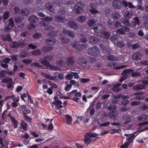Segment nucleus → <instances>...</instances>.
Returning a JSON list of instances; mask_svg holds the SVG:
<instances>
[{
	"label": "nucleus",
	"instance_id": "60",
	"mask_svg": "<svg viewBox=\"0 0 148 148\" xmlns=\"http://www.w3.org/2000/svg\"><path fill=\"white\" fill-rule=\"evenodd\" d=\"M114 26L116 28H118L121 26V24L119 21H116L114 23Z\"/></svg>",
	"mask_w": 148,
	"mask_h": 148
},
{
	"label": "nucleus",
	"instance_id": "24",
	"mask_svg": "<svg viewBox=\"0 0 148 148\" xmlns=\"http://www.w3.org/2000/svg\"><path fill=\"white\" fill-rule=\"evenodd\" d=\"M10 118L11 120V122L13 125L14 128H16L17 127V124L18 123L17 121L14 116H10Z\"/></svg>",
	"mask_w": 148,
	"mask_h": 148
},
{
	"label": "nucleus",
	"instance_id": "34",
	"mask_svg": "<svg viewBox=\"0 0 148 148\" xmlns=\"http://www.w3.org/2000/svg\"><path fill=\"white\" fill-rule=\"evenodd\" d=\"M86 19V17L83 16H80L77 18V20L79 22H84Z\"/></svg>",
	"mask_w": 148,
	"mask_h": 148
},
{
	"label": "nucleus",
	"instance_id": "6",
	"mask_svg": "<svg viewBox=\"0 0 148 148\" xmlns=\"http://www.w3.org/2000/svg\"><path fill=\"white\" fill-rule=\"evenodd\" d=\"M42 21L40 22V25L41 27H44L45 25H49V21H51L53 20V18L51 16H47L42 18Z\"/></svg>",
	"mask_w": 148,
	"mask_h": 148
},
{
	"label": "nucleus",
	"instance_id": "63",
	"mask_svg": "<svg viewBox=\"0 0 148 148\" xmlns=\"http://www.w3.org/2000/svg\"><path fill=\"white\" fill-rule=\"evenodd\" d=\"M90 12L92 14H95L97 13L98 11L96 10V8L94 9H90Z\"/></svg>",
	"mask_w": 148,
	"mask_h": 148
},
{
	"label": "nucleus",
	"instance_id": "47",
	"mask_svg": "<svg viewBox=\"0 0 148 148\" xmlns=\"http://www.w3.org/2000/svg\"><path fill=\"white\" fill-rule=\"evenodd\" d=\"M9 12H5L3 15V17L4 20H5L8 18L9 17Z\"/></svg>",
	"mask_w": 148,
	"mask_h": 148
},
{
	"label": "nucleus",
	"instance_id": "21",
	"mask_svg": "<svg viewBox=\"0 0 148 148\" xmlns=\"http://www.w3.org/2000/svg\"><path fill=\"white\" fill-rule=\"evenodd\" d=\"M139 20L138 18L137 17H135L134 18V20L131 22L130 25L132 27H134L136 25V24H139Z\"/></svg>",
	"mask_w": 148,
	"mask_h": 148
},
{
	"label": "nucleus",
	"instance_id": "50",
	"mask_svg": "<svg viewBox=\"0 0 148 148\" xmlns=\"http://www.w3.org/2000/svg\"><path fill=\"white\" fill-rule=\"evenodd\" d=\"M32 36L34 38L39 39L41 37V35L40 33H35L33 34Z\"/></svg>",
	"mask_w": 148,
	"mask_h": 148
},
{
	"label": "nucleus",
	"instance_id": "27",
	"mask_svg": "<svg viewBox=\"0 0 148 148\" xmlns=\"http://www.w3.org/2000/svg\"><path fill=\"white\" fill-rule=\"evenodd\" d=\"M103 27L101 25L99 24L97 26H94L93 27L92 29L96 32H99L102 29Z\"/></svg>",
	"mask_w": 148,
	"mask_h": 148
},
{
	"label": "nucleus",
	"instance_id": "37",
	"mask_svg": "<svg viewBox=\"0 0 148 148\" xmlns=\"http://www.w3.org/2000/svg\"><path fill=\"white\" fill-rule=\"evenodd\" d=\"M61 42L65 44H67L70 42L69 39L66 37H62L61 38Z\"/></svg>",
	"mask_w": 148,
	"mask_h": 148
},
{
	"label": "nucleus",
	"instance_id": "48",
	"mask_svg": "<svg viewBox=\"0 0 148 148\" xmlns=\"http://www.w3.org/2000/svg\"><path fill=\"white\" fill-rule=\"evenodd\" d=\"M48 35L50 36L55 37L57 35V33L54 30H52L49 32Z\"/></svg>",
	"mask_w": 148,
	"mask_h": 148
},
{
	"label": "nucleus",
	"instance_id": "22",
	"mask_svg": "<svg viewBox=\"0 0 148 148\" xmlns=\"http://www.w3.org/2000/svg\"><path fill=\"white\" fill-rule=\"evenodd\" d=\"M101 36L104 38L108 39V38L110 36V33L106 31H103L101 32Z\"/></svg>",
	"mask_w": 148,
	"mask_h": 148
},
{
	"label": "nucleus",
	"instance_id": "18",
	"mask_svg": "<svg viewBox=\"0 0 148 148\" xmlns=\"http://www.w3.org/2000/svg\"><path fill=\"white\" fill-rule=\"evenodd\" d=\"M142 57V55L139 53H134L132 57V58L134 60H140Z\"/></svg>",
	"mask_w": 148,
	"mask_h": 148
},
{
	"label": "nucleus",
	"instance_id": "35",
	"mask_svg": "<svg viewBox=\"0 0 148 148\" xmlns=\"http://www.w3.org/2000/svg\"><path fill=\"white\" fill-rule=\"evenodd\" d=\"M96 21L93 19H90L88 21V25L90 27L95 25Z\"/></svg>",
	"mask_w": 148,
	"mask_h": 148
},
{
	"label": "nucleus",
	"instance_id": "51",
	"mask_svg": "<svg viewBox=\"0 0 148 148\" xmlns=\"http://www.w3.org/2000/svg\"><path fill=\"white\" fill-rule=\"evenodd\" d=\"M77 62L79 64L82 65L83 63H84V58L82 57L79 58L77 59Z\"/></svg>",
	"mask_w": 148,
	"mask_h": 148
},
{
	"label": "nucleus",
	"instance_id": "49",
	"mask_svg": "<svg viewBox=\"0 0 148 148\" xmlns=\"http://www.w3.org/2000/svg\"><path fill=\"white\" fill-rule=\"evenodd\" d=\"M25 120L27 123H29L32 120L31 118L27 115H23Z\"/></svg>",
	"mask_w": 148,
	"mask_h": 148
},
{
	"label": "nucleus",
	"instance_id": "44",
	"mask_svg": "<svg viewBox=\"0 0 148 148\" xmlns=\"http://www.w3.org/2000/svg\"><path fill=\"white\" fill-rule=\"evenodd\" d=\"M12 79L10 77H8L5 79H3L2 80L1 82L5 83H8L9 82H12Z\"/></svg>",
	"mask_w": 148,
	"mask_h": 148
},
{
	"label": "nucleus",
	"instance_id": "56",
	"mask_svg": "<svg viewBox=\"0 0 148 148\" xmlns=\"http://www.w3.org/2000/svg\"><path fill=\"white\" fill-rule=\"evenodd\" d=\"M73 77V75L72 72L70 74H68L66 75L65 77V79L68 80H70Z\"/></svg>",
	"mask_w": 148,
	"mask_h": 148
},
{
	"label": "nucleus",
	"instance_id": "2",
	"mask_svg": "<svg viewBox=\"0 0 148 148\" xmlns=\"http://www.w3.org/2000/svg\"><path fill=\"white\" fill-rule=\"evenodd\" d=\"M116 106L114 105H110L107 108V109L110 111L108 113V116L110 118L116 117L118 114L117 111L116 109Z\"/></svg>",
	"mask_w": 148,
	"mask_h": 148
},
{
	"label": "nucleus",
	"instance_id": "42",
	"mask_svg": "<svg viewBox=\"0 0 148 148\" xmlns=\"http://www.w3.org/2000/svg\"><path fill=\"white\" fill-rule=\"evenodd\" d=\"M66 123L68 124H71L72 120V119L71 116L67 114L66 116Z\"/></svg>",
	"mask_w": 148,
	"mask_h": 148
},
{
	"label": "nucleus",
	"instance_id": "15",
	"mask_svg": "<svg viewBox=\"0 0 148 148\" xmlns=\"http://www.w3.org/2000/svg\"><path fill=\"white\" fill-rule=\"evenodd\" d=\"M53 3L50 2L46 3L45 5L46 9L49 11L53 12L54 11V8L53 6Z\"/></svg>",
	"mask_w": 148,
	"mask_h": 148
},
{
	"label": "nucleus",
	"instance_id": "20",
	"mask_svg": "<svg viewBox=\"0 0 148 148\" xmlns=\"http://www.w3.org/2000/svg\"><path fill=\"white\" fill-rule=\"evenodd\" d=\"M53 48V47L51 46H45L42 47L41 50L44 52L46 53L49 52Z\"/></svg>",
	"mask_w": 148,
	"mask_h": 148
},
{
	"label": "nucleus",
	"instance_id": "3",
	"mask_svg": "<svg viewBox=\"0 0 148 148\" xmlns=\"http://www.w3.org/2000/svg\"><path fill=\"white\" fill-rule=\"evenodd\" d=\"M53 59L51 56L47 55L42 58H40L39 61L44 66L50 67L51 65L49 62L51 61Z\"/></svg>",
	"mask_w": 148,
	"mask_h": 148
},
{
	"label": "nucleus",
	"instance_id": "28",
	"mask_svg": "<svg viewBox=\"0 0 148 148\" xmlns=\"http://www.w3.org/2000/svg\"><path fill=\"white\" fill-rule=\"evenodd\" d=\"M145 85L144 84L137 85L134 86L133 87V89L135 90H140L143 89L145 88Z\"/></svg>",
	"mask_w": 148,
	"mask_h": 148
},
{
	"label": "nucleus",
	"instance_id": "30",
	"mask_svg": "<svg viewBox=\"0 0 148 148\" xmlns=\"http://www.w3.org/2000/svg\"><path fill=\"white\" fill-rule=\"evenodd\" d=\"M10 46L11 47L13 48L18 47V42L16 41H12L10 44Z\"/></svg>",
	"mask_w": 148,
	"mask_h": 148
},
{
	"label": "nucleus",
	"instance_id": "25",
	"mask_svg": "<svg viewBox=\"0 0 148 148\" xmlns=\"http://www.w3.org/2000/svg\"><path fill=\"white\" fill-rule=\"evenodd\" d=\"M64 18L61 15L56 16L55 17V20L57 22L63 23L64 22Z\"/></svg>",
	"mask_w": 148,
	"mask_h": 148
},
{
	"label": "nucleus",
	"instance_id": "10",
	"mask_svg": "<svg viewBox=\"0 0 148 148\" xmlns=\"http://www.w3.org/2000/svg\"><path fill=\"white\" fill-rule=\"evenodd\" d=\"M21 107L23 115H27V114L31 113V110L27 108L26 105L21 106Z\"/></svg>",
	"mask_w": 148,
	"mask_h": 148
},
{
	"label": "nucleus",
	"instance_id": "39",
	"mask_svg": "<svg viewBox=\"0 0 148 148\" xmlns=\"http://www.w3.org/2000/svg\"><path fill=\"white\" fill-rule=\"evenodd\" d=\"M8 20L9 23L8 26L12 28L14 26V22L13 19L12 18H11L9 19Z\"/></svg>",
	"mask_w": 148,
	"mask_h": 148
},
{
	"label": "nucleus",
	"instance_id": "19",
	"mask_svg": "<svg viewBox=\"0 0 148 148\" xmlns=\"http://www.w3.org/2000/svg\"><path fill=\"white\" fill-rule=\"evenodd\" d=\"M28 20L31 23H36L38 18L35 15H31L29 16Z\"/></svg>",
	"mask_w": 148,
	"mask_h": 148
},
{
	"label": "nucleus",
	"instance_id": "38",
	"mask_svg": "<svg viewBox=\"0 0 148 148\" xmlns=\"http://www.w3.org/2000/svg\"><path fill=\"white\" fill-rule=\"evenodd\" d=\"M23 19L20 16H17L15 17L14 21L16 24L20 23L23 21Z\"/></svg>",
	"mask_w": 148,
	"mask_h": 148
},
{
	"label": "nucleus",
	"instance_id": "64",
	"mask_svg": "<svg viewBox=\"0 0 148 148\" xmlns=\"http://www.w3.org/2000/svg\"><path fill=\"white\" fill-rule=\"evenodd\" d=\"M32 62V60L29 59H25L23 61V62L26 64H30Z\"/></svg>",
	"mask_w": 148,
	"mask_h": 148
},
{
	"label": "nucleus",
	"instance_id": "62",
	"mask_svg": "<svg viewBox=\"0 0 148 148\" xmlns=\"http://www.w3.org/2000/svg\"><path fill=\"white\" fill-rule=\"evenodd\" d=\"M78 43V42H77V41L73 42L71 45V46L72 48L76 49Z\"/></svg>",
	"mask_w": 148,
	"mask_h": 148
},
{
	"label": "nucleus",
	"instance_id": "40",
	"mask_svg": "<svg viewBox=\"0 0 148 148\" xmlns=\"http://www.w3.org/2000/svg\"><path fill=\"white\" fill-rule=\"evenodd\" d=\"M147 118V116L146 114H142L139 116L138 117V119L140 121H141L145 120Z\"/></svg>",
	"mask_w": 148,
	"mask_h": 148
},
{
	"label": "nucleus",
	"instance_id": "29",
	"mask_svg": "<svg viewBox=\"0 0 148 148\" xmlns=\"http://www.w3.org/2000/svg\"><path fill=\"white\" fill-rule=\"evenodd\" d=\"M18 47L22 48L24 47L25 46L26 43L25 41L23 40H19L18 42Z\"/></svg>",
	"mask_w": 148,
	"mask_h": 148
},
{
	"label": "nucleus",
	"instance_id": "32",
	"mask_svg": "<svg viewBox=\"0 0 148 148\" xmlns=\"http://www.w3.org/2000/svg\"><path fill=\"white\" fill-rule=\"evenodd\" d=\"M85 48V45L84 44H79L78 43L76 48V49L77 51H81L83 49H84Z\"/></svg>",
	"mask_w": 148,
	"mask_h": 148
},
{
	"label": "nucleus",
	"instance_id": "61",
	"mask_svg": "<svg viewBox=\"0 0 148 148\" xmlns=\"http://www.w3.org/2000/svg\"><path fill=\"white\" fill-rule=\"evenodd\" d=\"M117 45L118 47L122 48L125 45L122 41H119L117 42Z\"/></svg>",
	"mask_w": 148,
	"mask_h": 148
},
{
	"label": "nucleus",
	"instance_id": "59",
	"mask_svg": "<svg viewBox=\"0 0 148 148\" xmlns=\"http://www.w3.org/2000/svg\"><path fill=\"white\" fill-rule=\"evenodd\" d=\"M123 24L127 26H130V22L127 19H124L123 21Z\"/></svg>",
	"mask_w": 148,
	"mask_h": 148
},
{
	"label": "nucleus",
	"instance_id": "53",
	"mask_svg": "<svg viewBox=\"0 0 148 148\" xmlns=\"http://www.w3.org/2000/svg\"><path fill=\"white\" fill-rule=\"evenodd\" d=\"M107 59L110 61H114L116 60V58L113 55H110L108 57Z\"/></svg>",
	"mask_w": 148,
	"mask_h": 148
},
{
	"label": "nucleus",
	"instance_id": "13",
	"mask_svg": "<svg viewBox=\"0 0 148 148\" xmlns=\"http://www.w3.org/2000/svg\"><path fill=\"white\" fill-rule=\"evenodd\" d=\"M1 39L4 41H6L8 40V41H10L12 40L11 38L10 34H8L5 36L4 34H2L0 35Z\"/></svg>",
	"mask_w": 148,
	"mask_h": 148
},
{
	"label": "nucleus",
	"instance_id": "58",
	"mask_svg": "<svg viewBox=\"0 0 148 148\" xmlns=\"http://www.w3.org/2000/svg\"><path fill=\"white\" fill-rule=\"evenodd\" d=\"M80 82L83 83H86L90 81V79L88 78H82L80 79Z\"/></svg>",
	"mask_w": 148,
	"mask_h": 148
},
{
	"label": "nucleus",
	"instance_id": "5",
	"mask_svg": "<svg viewBox=\"0 0 148 148\" xmlns=\"http://www.w3.org/2000/svg\"><path fill=\"white\" fill-rule=\"evenodd\" d=\"M82 3L79 2L76 3L73 7V11L76 14H79L82 12L83 9Z\"/></svg>",
	"mask_w": 148,
	"mask_h": 148
},
{
	"label": "nucleus",
	"instance_id": "16",
	"mask_svg": "<svg viewBox=\"0 0 148 148\" xmlns=\"http://www.w3.org/2000/svg\"><path fill=\"white\" fill-rule=\"evenodd\" d=\"M124 135L126 136H128V137L127 138V141L123 145H122L121 147V148H127L129 145H130V136H129V134H125Z\"/></svg>",
	"mask_w": 148,
	"mask_h": 148
},
{
	"label": "nucleus",
	"instance_id": "45",
	"mask_svg": "<svg viewBox=\"0 0 148 148\" xmlns=\"http://www.w3.org/2000/svg\"><path fill=\"white\" fill-rule=\"evenodd\" d=\"M112 16L114 18L118 19L120 18V16L119 14L116 12H114L112 13Z\"/></svg>",
	"mask_w": 148,
	"mask_h": 148
},
{
	"label": "nucleus",
	"instance_id": "33",
	"mask_svg": "<svg viewBox=\"0 0 148 148\" xmlns=\"http://www.w3.org/2000/svg\"><path fill=\"white\" fill-rule=\"evenodd\" d=\"M45 25V26H44V29L46 31H49L53 30L54 29V28L51 25Z\"/></svg>",
	"mask_w": 148,
	"mask_h": 148
},
{
	"label": "nucleus",
	"instance_id": "14",
	"mask_svg": "<svg viewBox=\"0 0 148 148\" xmlns=\"http://www.w3.org/2000/svg\"><path fill=\"white\" fill-rule=\"evenodd\" d=\"M56 41L55 38H49L45 40V42L47 45H51L54 44L56 42Z\"/></svg>",
	"mask_w": 148,
	"mask_h": 148
},
{
	"label": "nucleus",
	"instance_id": "31",
	"mask_svg": "<svg viewBox=\"0 0 148 148\" xmlns=\"http://www.w3.org/2000/svg\"><path fill=\"white\" fill-rule=\"evenodd\" d=\"M130 73V69H127L124 70L121 73L122 77L126 79L128 77V74Z\"/></svg>",
	"mask_w": 148,
	"mask_h": 148
},
{
	"label": "nucleus",
	"instance_id": "23",
	"mask_svg": "<svg viewBox=\"0 0 148 148\" xmlns=\"http://www.w3.org/2000/svg\"><path fill=\"white\" fill-rule=\"evenodd\" d=\"M29 10L26 9H22L20 10V12H19V13L22 16H27L29 14Z\"/></svg>",
	"mask_w": 148,
	"mask_h": 148
},
{
	"label": "nucleus",
	"instance_id": "46",
	"mask_svg": "<svg viewBox=\"0 0 148 148\" xmlns=\"http://www.w3.org/2000/svg\"><path fill=\"white\" fill-rule=\"evenodd\" d=\"M86 135L90 136L91 138H94L97 136V134L95 133H91L90 132L86 133Z\"/></svg>",
	"mask_w": 148,
	"mask_h": 148
},
{
	"label": "nucleus",
	"instance_id": "55",
	"mask_svg": "<svg viewBox=\"0 0 148 148\" xmlns=\"http://www.w3.org/2000/svg\"><path fill=\"white\" fill-rule=\"evenodd\" d=\"M45 75H43L44 77L49 80H53L54 79L53 77L50 76L49 75L45 73Z\"/></svg>",
	"mask_w": 148,
	"mask_h": 148
},
{
	"label": "nucleus",
	"instance_id": "43",
	"mask_svg": "<svg viewBox=\"0 0 148 148\" xmlns=\"http://www.w3.org/2000/svg\"><path fill=\"white\" fill-rule=\"evenodd\" d=\"M36 23H31L27 25V28L29 29L32 30L36 27Z\"/></svg>",
	"mask_w": 148,
	"mask_h": 148
},
{
	"label": "nucleus",
	"instance_id": "9",
	"mask_svg": "<svg viewBox=\"0 0 148 148\" xmlns=\"http://www.w3.org/2000/svg\"><path fill=\"white\" fill-rule=\"evenodd\" d=\"M123 4L121 2L118 0L114 1L113 2L112 5L115 9H118L122 8Z\"/></svg>",
	"mask_w": 148,
	"mask_h": 148
},
{
	"label": "nucleus",
	"instance_id": "12",
	"mask_svg": "<svg viewBox=\"0 0 148 148\" xmlns=\"http://www.w3.org/2000/svg\"><path fill=\"white\" fill-rule=\"evenodd\" d=\"M66 64L68 66L73 65L75 63V59L73 56L69 57L66 59Z\"/></svg>",
	"mask_w": 148,
	"mask_h": 148
},
{
	"label": "nucleus",
	"instance_id": "17",
	"mask_svg": "<svg viewBox=\"0 0 148 148\" xmlns=\"http://www.w3.org/2000/svg\"><path fill=\"white\" fill-rule=\"evenodd\" d=\"M84 141L85 144L88 145L91 142L92 140L90 136L86 134L84 135Z\"/></svg>",
	"mask_w": 148,
	"mask_h": 148
},
{
	"label": "nucleus",
	"instance_id": "26",
	"mask_svg": "<svg viewBox=\"0 0 148 148\" xmlns=\"http://www.w3.org/2000/svg\"><path fill=\"white\" fill-rule=\"evenodd\" d=\"M121 85V84L119 83L114 85L112 88V90L115 92H119L121 90V89H120L119 88V87Z\"/></svg>",
	"mask_w": 148,
	"mask_h": 148
},
{
	"label": "nucleus",
	"instance_id": "11",
	"mask_svg": "<svg viewBox=\"0 0 148 148\" xmlns=\"http://www.w3.org/2000/svg\"><path fill=\"white\" fill-rule=\"evenodd\" d=\"M68 26L71 29H76L78 28V26L74 20L69 21L68 23Z\"/></svg>",
	"mask_w": 148,
	"mask_h": 148
},
{
	"label": "nucleus",
	"instance_id": "8",
	"mask_svg": "<svg viewBox=\"0 0 148 148\" xmlns=\"http://www.w3.org/2000/svg\"><path fill=\"white\" fill-rule=\"evenodd\" d=\"M62 33L65 35L70 37H73L75 35V34L73 31L68 30L66 29H63L62 31Z\"/></svg>",
	"mask_w": 148,
	"mask_h": 148
},
{
	"label": "nucleus",
	"instance_id": "1",
	"mask_svg": "<svg viewBox=\"0 0 148 148\" xmlns=\"http://www.w3.org/2000/svg\"><path fill=\"white\" fill-rule=\"evenodd\" d=\"M100 39L95 36L90 37L89 38V41L92 43L99 44L100 49L102 51L103 53H105L107 52L108 50L106 49L105 45L104 43V41L102 42L101 43L100 42Z\"/></svg>",
	"mask_w": 148,
	"mask_h": 148
},
{
	"label": "nucleus",
	"instance_id": "52",
	"mask_svg": "<svg viewBox=\"0 0 148 148\" xmlns=\"http://www.w3.org/2000/svg\"><path fill=\"white\" fill-rule=\"evenodd\" d=\"M52 103L56 105H59L62 104V102L60 100H57L53 101Z\"/></svg>",
	"mask_w": 148,
	"mask_h": 148
},
{
	"label": "nucleus",
	"instance_id": "36",
	"mask_svg": "<svg viewBox=\"0 0 148 148\" xmlns=\"http://www.w3.org/2000/svg\"><path fill=\"white\" fill-rule=\"evenodd\" d=\"M41 53V51L40 50L36 49L33 51L32 52V54L33 56H36L40 55Z\"/></svg>",
	"mask_w": 148,
	"mask_h": 148
},
{
	"label": "nucleus",
	"instance_id": "54",
	"mask_svg": "<svg viewBox=\"0 0 148 148\" xmlns=\"http://www.w3.org/2000/svg\"><path fill=\"white\" fill-rule=\"evenodd\" d=\"M28 47L31 49H35L37 48V47L36 45H35L32 43L29 44L28 46Z\"/></svg>",
	"mask_w": 148,
	"mask_h": 148
},
{
	"label": "nucleus",
	"instance_id": "41",
	"mask_svg": "<svg viewBox=\"0 0 148 148\" xmlns=\"http://www.w3.org/2000/svg\"><path fill=\"white\" fill-rule=\"evenodd\" d=\"M21 126L22 128L25 131H26L27 130V124L26 123L22 120L21 121Z\"/></svg>",
	"mask_w": 148,
	"mask_h": 148
},
{
	"label": "nucleus",
	"instance_id": "7",
	"mask_svg": "<svg viewBox=\"0 0 148 148\" xmlns=\"http://www.w3.org/2000/svg\"><path fill=\"white\" fill-rule=\"evenodd\" d=\"M130 31V29L125 26H122L121 28L118 29L116 32L119 34H125L126 32Z\"/></svg>",
	"mask_w": 148,
	"mask_h": 148
},
{
	"label": "nucleus",
	"instance_id": "4",
	"mask_svg": "<svg viewBox=\"0 0 148 148\" xmlns=\"http://www.w3.org/2000/svg\"><path fill=\"white\" fill-rule=\"evenodd\" d=\"M88 54L92 56L97 57L99 56L100 51L98 48L94 47L88 49Z\"/></svg>",
	"mask_w": 148,
	"mask_h": 148
},
{
	"label": "nucleus",
	"instance_id": "57",
	"mask_svg": "<svg viewBox=\"0 0 148 148\" xmlns=\"http://www.w3.org/2000/svg\"><path fill=\"white\" fill-rule=\"evenodd\" d=\"M71 87L72 85L71 84H68L66 85L64 89L66 91H68L71 90Z\"/></svg>",
	"mask_w": 148,
	"mask_h": 148
}]
</instances>
